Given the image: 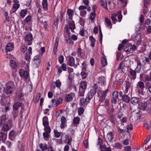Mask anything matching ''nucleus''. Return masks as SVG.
<instances>
[{"label": "nucleus", "instance_id": "nucleus-1", "mask_svg": "<svg viewBox=\"0 0 151 151\" xmlns=\"http://www.w3.org/2000/svg\"><path fill=\"white\" fill-rule=\"evenodd\" d=\"M15 88V86L14 83L12 81H10L6 85L5 93L7 94H10L12 93Z\"/></svg>", "mask_w": 151, "mask_h": 151}, {"label": "nucleus", "instance_id": "nucleus-2", "mask_svg": "<svg viewBox=\"0 0 151 151\" xmlns=\"http://www.w3.org/2000/svg\"><path fill=\"white\" fill-rule=\"evenodd\" d=\"M65 33H66L67 34V36L65 35L64 37L65 38V40L67 43L68 44H70L71 43L72 40L71 38L70 37V32L68 29V26L66 25L65 27Z\"/></svg>", "mask_w": 151, "mask_h": 151}, {"label": "nucleus", "instance_id": "nucleus-3", "mask_svg": "<svg viewBox=\"0 0 151 151\" xmlns=\"http://www.w3.org/2000/svg\"><path fill=\"white\" fill-rule=\"evenodd\" d=\"M108 89H107L104 91L100 90L97 93L99 96V101L102 102L105 99L106 94L108 92Z\"/></svg>", "mask_w": 151, "mask_h": 151}, {"label": "nucleus", "instance_id": "nucleus-4", "mask_svg": "<svg viewBox=\"0 0 151 151\" xmlns=\"http://www.w3.org/2000/svg\"><path fill=\"white\" fill-rule=\"evenodd\" d=\"M44 130L45 132L43 133V135L45 140H47L49 139L50 133L51 132V128H44Z\"/></svg>", "mask_w": 151, "mask_h": 151}, {"label": "nucleus", "instance_id": "nucleus-5", "mask_svg": "<svg viewBox=\"0 0 151 151\" xmlns=\"http://www.w3.org/2000/svg\"><path fill=\"white\" fill-rule=\"evenodd\" d=\"M32 35L30 33L29 34H28L26 36L25 38V41L27 43L28 45H30L32 43Z\"/></svg>", "mask_w": 151, "mask_h": 151}, {"label": "nucleus", "instance_id": "nucleus-6", "mask_svg": "<svg viewBox=\"0 0 151 151\" xmlns=\"http://www.w3.org/2000/svg\"><path fill=\"white\" fill-rule=\"evenodd\" d=\"M140 111L139 110L138 112H135L134 111L132 112V116H130V118L132 119L133 121H135L137 120L138 119V117L140 116Z\"/></svg>", "mask_w": 151, "mask_h": 151}, {"label": "nucleus", "instance_id": "nucleus-7", "mask_svg": "<svg viewBox=\"0 0 151 151\" xmlns=\"http://www.w3.org/2000/svg\"><path fill=\"white\" fill-rule=\"evenodd\" d=\"M43 125L44 127V128H50L49 126V123L47 116H45L42 119Z\"/></svg>", "mask_w": 151, "mask_h": 151}, {"label": "nucleus", "instance_id": "nucleus-8", "mask_svg": "<svg viewBox=\"0 0 151 151\" xmlns=\"http://www.w3.org/2000/svg\"><path fill=\"white\" fill-rule=\"evenodd\" d=\"M142 35L140 33H138L133 38V40L134 42L137 43V44H139L141 41Z\"/></svg>", "mask_w": 151, "mask_h": 151}, {"label": "nucleus", "instance_id": "nucleus-9", "mask_svg": "<svg viewBox=\"0 0 151 151\" xmlns=\"http://www.w3.org/2000/svg\"><path fill=\"white\" fill-rule=\"evenodd\" d=\"M14 45L13 43H9L5 47V50L7 52L12 51L14 49Z\"/></svg>", "mask_w": 151, "mask_h": 151}, {"label": "nucleus", "instance_id": "nucleus-10", "mask_svg": "<svg viewBox=\"0 0 151 151\" xmlns=\"http://www.w3.org/2000/svg\"><path fill=\"white\" fill-rule=\"evenodd\" d=\"M114 133L112 132H109L107 134L106 136V139L109 142H112V140L114 138Z\"/></svg>", "mask_w": 151, "mask_h": 151}, {"label": "nucleus", "instance_id": "nucleus-11", "mask_svg": "<svg viewBox=\"0 0 151 151\" xmlns=\"http://www.w3.org/2000/svg\"><path fill=\"white\" fill-rule=\"evenodd\" d=\"M95 94L91 91H90L88 92L86 95V100L88 101V103H89L90 100L93 98L94 95Z\"/></svg>", "mask_w": 151, "mask_h": 151}, {"label": "nucleus", "instance_id": "nucleus-12", "mask_svg": "<svg viewBox=\"0 0 151 151\" xmlns=\"http://www.w3.org/2000/svg\"><path fill=\"white\" fill-rule=\"evenodd\" d=\"M22 105V103H20L19 101L15 102L13 105V109L14 111H17Z\"/></svg>", "mask_w": 151, "mask_h": 151}, {"label": "nucleus", "instance_id": "nucleus-13", "mask_svg": "<svg viewBox=\"0 0 151 151\" xmlns=\"http://www.w3.org/2000/svg\"><path fill=\"white\" fill-rule=\"evenodd\" d=\"M31 55L29 54L28 52H26L24 58L25 60L27 61V64L26 65L27 68H29V64L30 60H31Z\"/></svg>", "mask_w": 151, "mask_h": 151}, {"label": "nucleus", "instance_id": "nucleus-14", "mask_svg": "<svg viewBox=\"0 0 151 151\" xmlns=\"http://www.w3.org/2000/svg\"><path fill=\"white\" fill-rule=\"evenodd\" d=\"M137 73V72L136 69H135L134 70H133L131 68L130 69L129 73L132 76V79L134 80L136 78Z\"/></svg>", "mask_w": 151, "mask_h": 151}, {"label": "nucleus", "instance_id": "nucleus-15", "mask_svg": "<svg viewBox=\"0 0 151 151\" xmlns=\"http://www.w3.org/2000/svg\"><path fill=\"white\" fill-rule=\"evenodd\" d=\"M79 88L86 90L87 85L86 82L85 81H81L79 83Z\"/></svg>", "mask_w": 151, "mask_h": 151}, {"label": "nucleus", "instance_id": "nucleus-16", "mask_svg": "<svg viewBox=\"0 0 151 151\" xmlns=\"http://www.w3.org/2000/svg\"><path fill=\"white\" fill-rule=\"evenodd\" d=\"M61 124L60 125V128L61 129L64 128L66 126V119L65 117L62 116L61 119Z\"/></svg>", "mask_w": 151, "mask_h": 151}, {"label": "nucleus", "instance_id": "nucleus-17", "mask_svg": "<svg viewBox=\"0 0 151 151\" xmlns=\"http://www.w3.org/2000/svg\"><path fill=\"white\" fill-rule=\"evenodd\" d=\"M68 29H70L71 31L72 32H73L74 29L76 28V27L74 22V21H72L69 23V25H68Z\"/></svg>", "mask_w": 151, "mask_h": 151}, {"label": "nucleus", "instance_id": "nucleus-18", "mask_svg": "<svg viewBox=\"0 0 151 151\" xmlns=\"http://www.w3.org/2000/svg\"><path fill=\"white\" fill-rule=\"evenodd\" d=\"M137 66L136 68L135 69L137 70V73H139L140 72L142 64L140 60H137Z\"/></svg>", "mask_w": 151, "mask_h": 151}, {"label": "nucleus", "instance_id": "nucleus-19", "mask_svg": "<svg viewBox=\"0 0 151 151\" xmlns=\"http://www.w3.org/2000/svg\"><path fill=\"white\" fill-rule=\"evenodd\" d=\"M62 69L64 71H66L67 70L66 65L65 63H63L62 65L59 67L58 68V72L60 73L62 71Z\"/></svg>", "mask_w": 151, "mask_h": 151}, {"label": "nucleus", "instance_id": "nucleus-20", "mask_svg": "<svg viewBox=\"0 0 151 151\" xmlns=\"http://www.w3.org/2000/svg\"><path fill=\"white\" fill-rule=\"evenodd\" d=\"M130 100L132 104L134 105H136L139 102V99L137 97H132Z\"/></svg>", "mask_w": 151, "mask_h": 151}, {"label": "nucleus", "instance_id": "nucleus-21", "mask_svg": "<svg viewBox=\"0 0 151 151\" xmlns=\"http://www.w3.org/2000/svg\"><path fill=\"white\" fill-rule=\"evenodd\" d=\"M20 76L22 77H24V78L27 79L28 78L29 76V73L27 70L23 71L19 73Z\"/></svg>", "mask_w": 151, "mask_h": 151}, {"label": "nucleus", "instance_id": "nucleus-22", "mask_svg": "<svg viewBox=\"0 0 151 151\" xmlns=\"http://www.w3.org/2000/svg\"><path fill=\"white\" fill-rule=\"evenodd\" d=\"M42 5L43 9L45 11L48 9L47 0H43Z\"/></svg>", "mask_w": 151, "mask_h": 151}, {"label": "nucleus", "instance_id": "nucleus-23", "mask_svg": "<svg viewBox=\"0 0 151 151\" xmlns=\"http://www.w3.org/2000/svg\"><path fill=\"white\" fill-rule=\"evenodd\" d=\"M67 14L69 16V18L72 20L73 18V16L74 14V12L70 9H68L67 11Z\"/></svg>", "mask_w": 151, "mask_h": 151}, {"label": "nucleus", "instance_id": "nucleus-24", "mask_svg": "<svg viewBox=\"0 0 151 151\" xmlns=\"http://www.w3.org/2000/svg\"><path fill=\"white\" fill-rule=\"evenodd\" d=\"M100 3L101 6L104 8L106 10L108 9L107 8V3L106 1H105L103 0H100Z\"/></svg>", "mask_w": 151, "mask_h": 151}, {"label": "nucleus", "instance_id": "nucleus-25", "mask_svg": "<svg viewBox=\"0 0 151 151\" xmlns=\"http://www.w3.org/2000/svg\"><path fill=\"white\" fill-rule=\"evenodd\" d=\"M137 88H140L142 90H143L145 88V85L144 83L141 81H139L137 85Z\"/></svg>", "mask_w": 151, "mask_h": 151}, {"label": "nucleus", "instance_id": "nucleus-26", "mask_svg": "<svg viewBox=\"0 0 151 151\" xmlns=\"http://www.w3.org/2000/svg\"><path fill=\"white\" fill-rule=\"evenodd\" d=\"M7 119L5 115H2L0 117V124L1 125L2 124H4L6 121Z\"/></svg>", "mask_w": 151, "mask_h": 151}, {"label": "nucleus", "instance_id": "nucleus-27", "mask_svg": "<svg viewBox=\"0 0 151 151\" xmlns=\"http://www.w3.org/2000/svg\"><path fill=\"white\" fill-rule=\"evenodd\" d=\"M80 104L81 105L84 106L85 105H87L89 103H88V101L86 100V98L84 99L83 98H81L80 99Z\"/></svg>", "mask_w": 151, "mask_h": 151}, {"label": "nucleus", "instance_id": "nucleus-28", "mask_svg": "<svg viewBox=\"0 0 151 151\" xmlns=\"http://www.w3.org/2000/svg\"><path fill=\"white\" fill-rule=\"evenodd\" d=\"M99 81L101 85H104L106 83V79L104 77L101 76L99 78Z\"/></svg>", "mask_w": 151, "mask_h": 151}, {"label": "nucleus", "instance_id": "nucleus-29", "mask_svg": "<svg viewBox=\"0 0 151 151\" xmlns=\"http://www.w3.org/2000/svg\"><path fill=\"white\" fill-rule=\"evenodd\" d=\"M123 101L127 103H129L130 101V98L127 95L124 94L122 96Z\"/></svg>", "mask_w": 151, "mask_h": 151}, {"label": "nucleus", "instance_id": "nucleus-30", "mask_svg": "<svg viewBox=\"0 0 151 151\" xmlns=\"http://www.w3.org/2000/svg\"><path fill=\"white\" fill-rule=\"evenodd\" d=\"M39 146L42 151H45L47 148V145L46 144H44V145H43L42 143H40L39 145Z\"/></svg>", "mask_w": 151, "mask_h": 151}, {"label": "nucleus", "instance_id": "nucleus-31", "mask_svg": "<svg viewBox=\"0 0 151 151\" xmlns=\"http://www.w3.org/2000/svg\"><path fill=\"white\" fill-rule=\"evenodd\" d=\"M141 108L143 111H145L147 110V103L146 102L143 101L141 102Z\"/></svg>", "mask_w": 151, "mask_h": 151}, {"label": "nucleus", "instance_id": "nucleus-32", "mask_svg": "<svg viewBox=\"0 0 151 151\" xmlns=\"http://www.w3.org/2000/svg\"><path fill=\"white\" fill-rule=\"evenodd\" d=\"M41 60L33 61L32 65L33 68H37L40 65Z\"/></svg>", "mask_w": 151, "mask_h": 151}, {"label": "nucleus", "instance_id": "nucleus-33", "mask_svg": "<svg viewBox=\"0 0 151 151\" xmlns=\"http://www.w3.org/2000/svg\"><path fill=\"white\" fill-rule=\"evenodd\" d=\"M69 65L71 66H73L75 65V60L73 57H71L69 59Z\"/></svg>", "mask_w": 151, "mask_h": 151}, {"label": "nucleus", "instance_id": "nucleus-34", "mask_svg": "<svg viewBox=\"0 0 151 151\" xmlns=\"http://www.w3.org/2000/svg\"><path fill=\"white\" fill-rule=\"evenodd\" d=\"M10 64L12 68L14 69H16L17 68V65L16 62L13 60H12L10 61Z\"/></svg>", "mask_w": 151, "mask_h": 151}, {"label": "nucleus", "instance_id": "nucleus-35", "mask_svg": "<svg viewBox=\"0 0 151 151\" xmlns=\"http://www.w3.org/2000/svg\"><path fill=\"white\" fill-rule=\"evenodd\" d=\"M86 90L79 88V91L78 93V96H83L84 95V93Z\"/></svg>", "mask_w": 151, "mask_h": 151}, {"label": "nucleus", "instance_id": "nucleus-36", "mask_svg": "<svg viewBox=\"0 0 151 151\" xmlns=\"http://www.w3.org/2000/svg\"><path fill=\"white\" fill-rule=\"evenodd\" d=\"M145 60L146 62L148 64H150V60H151V51L149 54L148 57H145Z\"/></svg>", "mask_w": 151, "mask_h": 151}, {"label": "nucleus", "instance_id": "nucleus-37", "mask_svg": "<svg viewBox=\"0 0 151 151\" xmlns=\"http://www.w3.org/2000/svg\"><path fill=\"white\" fill-rule=\"evenodd\" d=\"M124 50L125 51L127 52H129L132 50L131 47V43H128L126 47L124 48Z\"/></svg>", "mask_w": 151, "mask_h": 151}, {"label": "nucleus", "instance_id": "nucleus-38", "mask_svg": "<svg viewBox=\"0 0 151 151\" xmlns=\"http://www.w3.org/2000/svg\"><path fill=\"white\" fill-rule=\"evenodd\" d=\"M109 120L112 123L114 124L115 123V118L113 114H110L109 117Z\"/></svg>", "mask_w": 151, "mask_h": 151}, {"label": "nucleus", "instance_id": "nucleus-39", "mask_svg": "<svg viewBox=\"0 0 151 151\" xmlns=\"http://www.w3.org/2000/svg\"><path fill=\"white\" fill-rule=\"evenodd\" d=\"M10 129L8 125L7 124H5L1 129V130L3 132H7Z\"/></svg>", "mask_w": 151, "mask_h": 151}, {"label": "nucleus", "instance_id": "nucleus-40", "mask_svg": "<svg viewBox=\"0 0 151 151\" xmlns=\"http://www.w3.org/2000/svg\"><path fill=\"white\" fill-rule=\"evenodd\" d=\"M101 63L102 65L104 67L107 64L106 59L104 57H102L101 58Z\"/></svg>", "mask_w": 151, "mask_h": 151}, {"label": "nucleus", "instance_id": "nucleus-41", "mask_svg": "<svg viewBox=\"0 0 151 151\" xmlns=\"http://www.w3.org/2000/svg\"><path fill=\"white\" fill-rule=\"evenodd\" d=\"M117 16L116 14H112L111 15V18L112 20L113 23L115 24L117 21V20L116 18V17Z\"/></svg>", "mask_w": 151, "mask_h": 151}, {"label": "nucleus", "instance_id": "nucleus-42", "mask_svg": "<svg viewBox=\"0 0 151 151\" xmlns=\"http://www.w3.org/2000/svg\"><path fill=\"white\" fill-rule=\"evenodd\" d=\"M90 39L91 41V45L92 47H94L96 41L95 39L93 38V36H91L90 37Z\"/></svg>", "mask_w": 151, "mask_h": 151}, {"label": "nucleus", "instance_id": "nucleus-43", "mask_svg": "<svg viewBox=\"0 0 151 151\" xmlns=\"http://www.w3.org/2000/svg\"><path fill=\"white\" fill-rule=\"evenodd\" d=\"M15 132L14 130L11 131L9 133V139L12 140L11 138H12L14 136H15Z\"/></svg>", "mask_w": 151, "mask_h": 151}, {"label": "nucleus", "instance_id": "nucleus-44", "mask_svg": "<svg viewBox=\"0 0 151 151\" xmlns=\"http://www.w3.org/2000/svg\"><path fill=\"white\" fill-rule=\"evenodd\" d=\"M96 15V14L95 12H92L90 14L89 18L91 21H93L94 20Z\"/></svg>", "mask_w": 151, "mask_h": 151}, {"label": "nucleus", "instance_id": "nucleus-45", "mask_svg": "<svg viewBox=\"0 0 151 151\" xmlns=\"http://www.w3.org/2000/svg\"><path fill=\"white\" fill-rule=\"evenodd\" d=\"M54 136L56 138L59 137L61 135V132H58L57 130L54 129Z\"/></svg>", "mask_w": 151, "mask_h": 151}, {"label": "nucleus", "instance_id": "nucleus-46", "mask_svg": "<svg viewBox=\"0 0 151 151\" xmlns=\"http://www.w3.org/2000/svg\"><path fill=\"white\" fill-rule=\"evenodd\" d=\"M27 12V10L26 9L22 10L20 13V15L23 18L25 17Z\"/></svg>", "mask_w": 151, "mask_h": 151}, {"label": "nucleus", "instance_id": "nucleus-47", "mask_svg": "<svg viewBox=\"0 0 151 151\" xmlns=\"http://www.w3.org/2000/svg\"><path fill=\"white\" fill-rule=\"evenodd\" d=\"M131 86V84L129 82H127L126 84L125 93H127L128 91V89Z\"/></svg>", "mask_w": 151, "mask_h": 151}, {"label": "nucleus", "instance_id": "nucleus-48", "mask_svg": "<svg viewBox=\"0 0 151 151\" xmlns=\"http://www.w3.org/2000/svg\"><path fill=\"white\" fill-rule=\"evenodd\" d=\"M98 86L97 84L95 83L92 87V89H91L90 91H93V93L96 94V90L98 89Z\"/></svg>", "mask_w": 151, "mask_h": 151}, {"label": "nucleus", "instance_id": "nucleus-49", "mask_svg": "<svg viewBox=\"0 0 151 151\" xmlns=\"http://www.w3.org/2000/svg\"><path fill=\"white\" fill-rule=\"evenodd\" d=\"M118 16V18L119 19V22H120L122 17V12L121 11H118L117 12V15Z\"/></svg>", "mask_w": 151, "mask_h": 151}, {"label": "nucleus", "instance_id": "nucleus-50", "mask_svg": "<svg viewBox=\"0 0 151 151\" xmlns=\"http://www.w3.org/2000/svg\"><path fill=\"white\" fill-rule=\"evenodd\" d=\"M62 99L60 97L58 99L55 101L56 107H57L58 105L61 104L63 102Z\"/></svg>", "mask_w": 151, "mask_h": 151}, {"label": "nucleus", "instance_id": "nucleus-51", "mask_svg": "<svg viewBox=\"0 0 151 151\" xmlns=\"http://www.w3.org/2000/svg\"><path fill=\"white\" fill-rule=\"evenodd\" d=\"M73 99L72 96L70 94L67 95L65 97V99L66 101H71Z\"/></svg>", "mask_w": 151, "mask_h": 151}, {"label": "nucleus", "instance_id": "nucleus-52", "mask_svg": "<svg viewBox=\"0 0 151 151\" xmlns=\"http://www.w3.org/2000/svg\"><path fill=\"white\" fill-rule=\"evenodd\" d=\"M145 80L147 81H150L151 82V72L150 73L149 75H145Z\"/></svg>", "mask_w": 151, "mask_h": 151}, {"label": "nucleus", "instance_id": "nucleus-53", "mask_svg": "<svg viewBox=\"0 0 151 151\" xmlns=\"http://www.w3.org/2000/svg\"><path fill=\"white\" fill-rule=\"evenodd\" d=\"M80 121V118L78 117H75L74 118L73 120V122L74 124H78Z\"/></svg>", "mask_w": 151, "mask_h": 151}, {"label": "nucleus", "instance_id": "nucleus-54", "mask_svg": "<svg viewBox=\"0 0 151 151\" xmlns=\"http://www.w3.org/2000/svg\"><path fill=\"white\" fill-rule=\"evenodd\" d=\"M5 88L4 86L1 84H0V93L1 94L5 93Z\"/></svg>", "mask_w": 151, "mask_h": 151}, {"label": "nucleus", "instance_id": "nucleus-55", "mask_svg": "<svg viewBox=\"0 0 151 151\" xmlns=\"http://www.w3.org/2000/svg\"><path fill=\"white\" fill-rule=\"evenodd\" d=\"M84 109L83 108L81 107L79 108L78 109V115L79 116H81L83 113Z\"/></svg>", "mask_w": 151, "mask_h": 151}, {"label": "nucleus", "instance_id": "nucleus-56", "mask_svg": "<svg viewBox=\"0 0 151 151\" xmlns=\"http://www.w3.org/2000/svg\"><path fill=\"white\" fill-rule=\"evenodd\" d=\"M86 61H84L82 64V71L86 70V66L87 65L86 64Z\"/></svg>", "mask_w": 151, "mask_h": 151}, {"label": "nucleus", "instance_id": "nucleus-57", "mask_svg": "<svg viewBox=\"0 0 151 151\" xmlns=\"http://www.w3.org/2000/svg\"><path fill=\"white\" fill-rule=\"evenodd\" d=\"M99 40L100 42L101 43L102 40L103 35L101 32V27H100L99 28Z\"/></svg>", "mask_w": 151, "mask_h": 151}, {"label": "nucleus", "instance_id": "nucleus-58", "mask_svg": "<svg viewBox=\"0 0 151 151\" xmlns=\"http://www.w3.org/2000/svg\"><path fill=\"white\" fill-rule=\"evenodd\" d=\"M117 129L118 132L119 133V134L124 133L126 130L125 129H121L119 127H117Z\"/></svg>", "mask_w": 151, "mask_h": 151}, {"label": "nucleus", "instance_id": "nucleus-59", "mask_svg": "<svg viewBox=\"0 0 151 151\" xmlns=\"http://www.w3.org/2000/svg\"><path fill=\"white\" fill-rule=\"evenodd\" d=\"M55 84L56 87L59 88L60 87L61 85V82L59 80H57L55 82Z\"/></svg>", "mask_w": 151, "mask_h": 151}, {"label": "nucleus", "instance_id": "nucleus-60", "mask_svg": "<svg viewBox=\"0 0 151 151\" xmlns=\"http://www.w3.org/2000/svg\"><path fill=\"white\" fill-rule=\"evenodd\" d=\"M105 21L108 27L111 26L110 28L112 26L111 24V22L110 20L108 18H106L105 19Z\"/></svg>", "mask_w": 151, "mask_h": 151}, {"label": "nucleus", "instance_id": "nucleus-61", "mask_svg": "<svg viewBox=\"0 0 151 151\" xmlns=\"http://www.w3.org/2000/svg\"><path fill=\"white\" fill-rule=\"evenodd\" d=\"M85 71H82L81 73V74L83 79H85L87 75L86 73L85 72Z\"/></svg>", "mask_w": 151, "mask_h": 151}, {"label": "nucleus", "instance_id": "nucleus-62", "mask_svg": "<svg viewBox=\"0 0 151 151\" xmlns=\"http://www.w3.org/2000/svg\"><path fill=\"white\" fill-rule=\"evenodd\" d=\"M119 92L117 91H114L113 93V97L116 98V99L118 98Z\"/></svg>", "mask_w": 151, "mask_h": 151}, {"label": "nucleus", "instance_id": "nucleus-63", "mask_svg": "<svg viewBox=\"0 0 151 151\" xmlns=\"http://www.w3.org/2000/svg\"><path fill=\"white\" fill-rule=\"evenodd\" d=\"M77 53L78 57H81V58H82V56L81 55L82 53L81 49L80 47H79L78 48L77 51Z\"/></svg>", "mask_w": 151, "mask_h": 151}, {"label": "nucleus", "instance_id": "nucleus-64", "mask_svg": "<svg viewBox=\"0 0 151 151\" xmlns=\"http://www.w3.org/2000/svg\"><path fill=\"white\" fill-rule=\"evenodd\" d=\"M39 60H40V55H37L35 56L33 59V61H38Z\"/></svg>", "mask_w": 151, "mask_h": 151}]
</instances>
